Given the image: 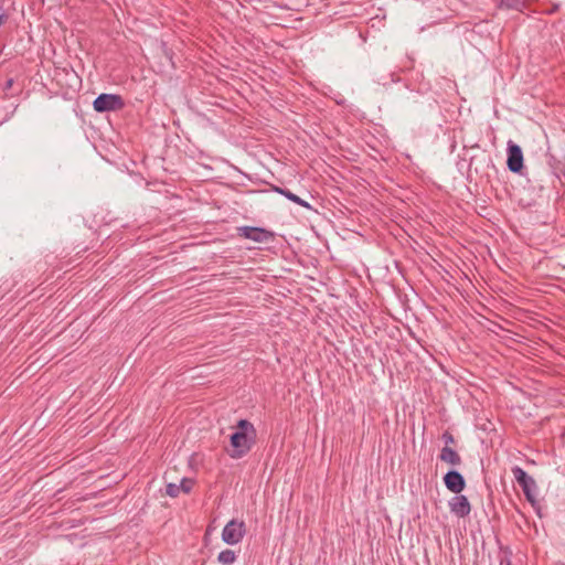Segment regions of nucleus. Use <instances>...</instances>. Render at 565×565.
I'll return each mask as SVG.
<instances>
[{"instance_id": "f257e3e1", "label": "nucleus", "mask_w": 565, "mask_h": 565, "mask_svg": "<svg viewBox=\"0 0 565 565\" xmlns=\"http://www.w3.org/2000/svg\"><path fill=\"white\" fill-rule=\"evenodd\" d=\"M233 428L235 430L230 436L232 449L228 451V455L233 459H239L250 451L256 443L257 433L254 425L244 418L237 420Z\"/></svg>"}, {"instance_id": "f03ea898", "label": "nucleus", "mask_w": 565, "mask_h": 565, "mask_svg": "<svg viewBox=\"0 0 565 565\" xmlns=\"http://www.w3.org/2000/svg\"><path fill=\"white\" fill-rule=\"evenodd\" d=\"M511 471L515 481L522 488L525 499L540 514V504L535 498V491L537 489L536 481L534 480L533 477H531L524 469H522L519 466L513 467Z\"/></svg>"}, {"instance_id": "7ed1b4c3", "label": "nucleus", "mask_w": 565, "mask_h": 565, "mask_svg": "<svg viewBox=\"0 0 565 565\" xmlns=\"http://www.w3.org/2000/svg\"><path fill=\"white\" fill-rule=\"evenodd\" d=\"M124 98L118 94H99L93 102V108L97 113L121 110L125 107Z\"/></svg>"}, {"instance_id": "20e7f679", "label": "nucleus", "mask_w": 565, "mask_h": 565, "mask_svg": "<svg viewBox=\"0 0 565 565\" xmlns=\"http://www.w3.org/2000/svg\"><path fill=\"white\" fill-rule=\"evenodd\" d=\"M245 532L246 529L244 522L231 520L222 531V540L226 544L234 545L243 540Z\"/></svg>"}, {"instance_id": "39448f33", "label": "nucleus", "mask_w": 565, "mask_h": 565, "mask_svg": "<svg viewBox=\"0 0 565 565\" xmlns=\"http://www.w3.org/2000/svg\"><path fill=\"white\" fill-rule=\"evenodd\" d=\"M508 159L507 167L513 173H522L524 169L523 151L521 147L513 141L508 142Z\"/></svg>"}, {"instance_id": "423d86ee", "label": "nucleus", "mask_w": 565, "mask_h": 565, "mask_svg": "<svg viewBox=\"0 0 565 565\" xmlns=\"http://www.w3.org/2000/svg\"><path fill=\"white\" fill-rule=\"evenodd\" d=\"M237 232L239 236L256 243H265L274 238V233L264 227L241 226L237 227Z\"/></svg>"}, {"instance_id": "0eeeda50", "label": "nucleus", "mask_w": 565, "mask_h": 565, "mask_svg": "<svg viewBox=\"0 0 565 565\" xmlns=\"http://www.w3.org/2000/svg\"><path fill=\"white\" fill-rule=\"evenodd\" d=\"M443 480L447 490L455 494L461 493L467 486L465 477L455 469L448 470Z\"/></svg>"}, {"instance_id": "6e6552de", "label": "nucleus", "mask_w": 565, "mask_h": 565, "mask_svg": "<svg viewBox=\"0 0 565 565\" xmlns=\"http://www.w3.org/2000/svg\"><path fill=\"white\" fill-rule=\"evenodd\" d=\"M448 504L450 512L458 518H466L471 512V504L468 498L463 494H456L449 500Z\"/></svg>"}, {"instance_id": "1a4fd4ad", "label": "nucleus", "mask_w": 565, "mask_h": 565, "mask_svg": "<svg viewBox=\"0 0 565 565\" xmlns=\"http://www.w3.org/2000/svg\"><path fill=\"white\" fill-rule=\"evenodd\" d=\"M438 458L440 461L449 463L454 467L460 466L462 463L460 455L449 446L441 448Z\"/></svg>"}, {"instance_id": "9d476101", "label": "nucleus", "mask_w": 565, "mask_h": 565, "mask_svg": "<svg viewBox=\"0 0 565 565\" xmlns=\"http://www.w3.org/2000/svg\"><path fill=\"white\" fill-rule=\"evenodd\" d=\"M530 0H501L500 8L522 11Z\"/></svg>"}, {"instance_id": "9b49d317", "label": "nucleus", "mask_w": 565, "mask_h": 565, "mask_svg": "<svg viewBox=\"0 0 565 565\" xmlns=\"http://www.w3.org/2000/svg\"><path fill=\"white\" fill-rule=\"evenodd\" d=\"M281 195H284L286 199H288L289 201L302 206V207H306L308 210H311L312 206L310 205V203H308L307 201L302 200L300 196L296 195L295 193H292L290 190H286V191H281Z\"/></svg>"}, {"instance_id": "f8f14e48", "label": "nucleus", "mask_w": 565, "mask_h": 565, "mask_svg": "<svg viewBox=\"0 0 565 565\" xmlns=\"http://www.w3.org/2000/svg\"><path fill=\"white\" fill-rule=\"evenodd\" d=\"M420 94L417 90H409L405 96V108L413 109L419 103Z\"/></svg>"}, {"instance_id": "ddd939ff", "label": "nucleus", "mask_w": 565, "mask_h": 565, "mask_svg": "<svg viewBox=\"0 0 565 565\" xmlns=\"http://www.w3.org/2000/svg\"><path fill=\"white\" fill-rule=\"evenodd\" d=\"M236 559L235 552L232 550H224L218 553L217 561L224 565L233 564Z\"/></svg>"}, {"instance_id": "4468645a", "label": "nucleus", "mask_w": 565, "mask_h": 565, "mask_svg": "<svg viewBox=\"0 0 565 565\" xmlns=\"http://www.w3.org/2000/svg\"><path fill=\"white\" fill-rule=\"evenodd\" d=\"M160 50L162 55L167 58V61L171 64V66L174 68V62H173V52L171 49L168 47L167 43L161 42Z\"/></svg>"}, {"instance_id": "2eb2a0df", "label": "nucleus", "mask_w": 565, "mask_h": 565, "mask_svg": "<svg viewBox=\"0 0 565 565\" xmlns=\"http://www.w3.org/2000/svg\"><path fill=\"white\" fill-rule=\"evenodd\" d=\"M180 487L179 484L177 483H173V482H169L167 486H166V494L171 497V498H177L180 493Z\"/></svg>"}, {"instance_id": "dca6fc26", "label": "nucleus", "mask_w": 565, "mask_h": 565, "mask_svg": "<svg viewBox=\"0 0 565 565\" xmlns=\"http://www.w3.org/2000/svg\"><path fill=\"white\" fill-rule=\"evenodd\" d=\"M194 484V481L190 478H182L181 482L179 484L180 491L184 493H189L192 490V487Z\"/></svg>"}, {"instance_id": "f3484780", "label": "nucleus", "mask_w": 565, "mask_h": 565, "mask_svg": "<svg viewBox=\"0 0 565 565\" xmlns=\"http://www.w3.org/2000/svg\"><path fill=\"white\" fill-rule=\"evenodd\" d=\"M441 439L444 440V443L446 444V446H448L449 444H455V437H454V435H452L450 431H448V430H446V431H444V433H443V435H441Z\"/></svg>"}, {"instance_id": "a211bd4d", "label": "nucleus", "mask_w": 565, "mask_h": 565, "mask_svg": "<svg viewBox=\"0 0 565 565\" xmlns=\"http://www.w3.org/2000/svg\"><path fill=\"white\" fill-rule=\"evenodd\" d=\"M13 84H14V79L8 78L3 85V92L4 93L9 92L12 88Z\"/></svg>"}, {"instance_id": "6ab92c4d", "label": "nucleus", "mask_w": 565, "mask_h": 565, "mask_svg": "<svg viewBox=\"0 0 565 565\" xmlns=\"http://www.w3.org/2000/svg\"><path fill=\"white\" fill-rule=\"evenodd\" d=\"M8 15L4 13L3 6L0 4V26L7 21Z\"/></svg>"}, {"instance_id": "aec40b11", "label": "nucleus", "mask_w": 565, "mask_h": 565, "mask_svg": "<svg viewBox=\"0 0 565 565\" xmlns=\"http://www.w3.org/2000/svg\"><path fill=\"white\" fill-rule=\"evenodd\" d=\"M559 7H561V6H559L558 3H555V4H553V6H552V8H551V9H548V10L546 11V13H548V14H553V13H555V12H557V11L559 10Z\"/></svg>"}, {"instance_id": "412c9836", "label": "nucleus", "mask_w": 565, "mask_h": 565, "mask_svg": "<svg viewBox=\"0 0 565 565\" xmlns=\"http://www.w3.org/2000/svg\"><path fill=\"white\" fill-rule=\"evenodd\" d=\"M500 565H511V561H510V558H509V557H507V556H505V557H503V558H501V561H500Z\"/></svg>"}, {"instance_id": "4be33fe9", "label": "nucleus", "mask_w": 565, "mask_h": 565, "mask_svg": "<svg viewBox=\"0 0 565 565\" xmlns=\"http://www.w3.org/2000/svg\"><path fill=\"white\" fill-rule=\"evenodd\" d=\"M273 190L279 194H281V191H286L287 189L286 188H280V186H273Z\"/></svg>"}]
</instances>
